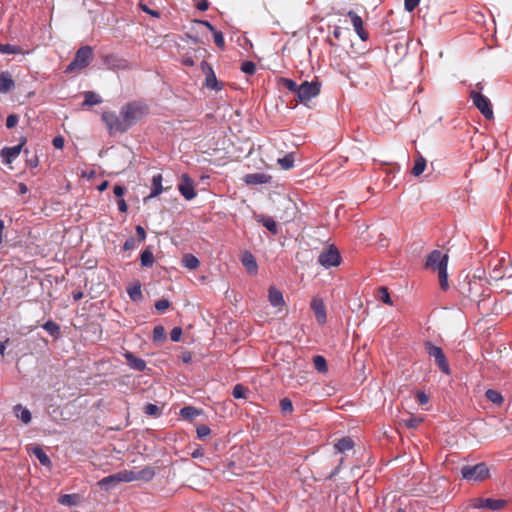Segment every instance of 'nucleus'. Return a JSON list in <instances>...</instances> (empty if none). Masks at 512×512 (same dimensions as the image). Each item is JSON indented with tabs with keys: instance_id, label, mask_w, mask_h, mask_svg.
<instances>
[{
	"instance_id": "20e7f679",
	"label": "nucleus",
	"mask_w": 512,
	"mask_h": 512,
	"mask_svg": "<svg viewBox=\"0 0 512 512\" xmlns=\"http://www.w3.org/2000/svg\"><path fill=\"white\" fill-rule=\"evenodd\" d=\"M321 91V84L318 80L308 82L304 81L299 85L296 93V99L300 103L307 105L308 102L317 97Z\"/></svg>"
},
{
	"instance_id": "3c124183",
	"label": "nucleus",
	"mask_w": 512,
	"mask_h": 512,
	"mask_svg": "<svg viewBox=\"0 0 512 512\" xmlns=\"http://www.w3.org/2000/svg\"><path fill=\"white\" fill-rule=\"evenodd\" d=\"M170 306V302L166 299L158 300L155 303V308L158 312L163 313L165 312Z\"/></svg>"
},
{
	"instance_id": "cd10ccee",
	"label": "nucleus",
	"mask_w": 512,
	"mask_h": 512,
	"mask_svg": "<svg viewBox=\"0 0 512 512\" xmlns=\"http://www.w3.org/2000/svg\"><path fill=\"white\" fill-rule=\"evenodd\" d=\"M353 447H354V442L350 437H343L335 443V449L339 453L349 451V450L353 449Z\"/></svg>"
},
{
	"instance_id": "0eeeda50",
	"label": "nucleus",
	"mask_w": 512,
	"mask_h": 512,
	"mask_svg": "<svg viewBox=\"0 0 512 512\" xmlns=\"http://www.w3.org/2000/svg\"><path fill=\"white\" fill-rule=\"evenodd\" d=\"M102 120L107 125L109 131L113 132H125L128 130L124 118L118 116L115 112H104L102 114Z\"/></svg>"
},
{
	"instance_id": "de8ad7c7",
	"label": "nucleus",
	"mask_w": 512,
	"mask_h": 512,
	"mask_svg": "<svg viewBox=\"0 0 512 512\" xmlns=\"http://www.w3.org/2000/svg\"><path fill=\"white\" fill-rule=\"evenodd\" d=\"M378 296L382 302L388 305H392V300L389 294V291L386 287H380L378 289Z\"/></svg>"
},
{
	"instance_id": "864d4df0",
	"label": "nucleus",
	"mask_w": 512,
	"mask_h": 512,
	"mask_svg": "<svg viewBox=\"0 0 512 512\" xmlns=\"http://www.w3.org/2000/svg\"><path fill=\"white\" fill-rule=\"evenodd\" d=\"M420 0H404V8L408 12H412L419 4Z\"/></svg>"
},
{
	"instance_id": "1a4fd4ad",
	"label": "nucleus",
	"mask_w": 512,
	"mask_h": 512,
	"mask_svg": "<svg viewBox=\"0 0 512 512\" xmlns=\"http://www.w3.org/2000/svg\"><path fill=\"white\" fill-rule=\"evenodd\" d=\"M506 500L504 499H493V498H479L475 503L474 507L478 509H490L498 511L504 508Z\"/></svg>"
},
{
	"instance_id": "aec40b11",
	"label": "nucleus",
	"mask_w": 512,
	"mask_h": 512,
	"mask_svg": "<svg viewBox=\"0 0 512 512\" xmlns=\"http://www.w3.org/2000/svg\"><path fill=\"white\" fill-rule=\"evenodd\" d=\"M32 454L37 458L39 463L43 466L50 467L52 465V462L49 458V456L46 454V452L43 450L42 447L39 445H36L31 448Z\"/></svg>"
},
{
	"instance_id": "dca6fc26",
	"label": "nucleus",
	"mask_w": 512,
	"mask_h": 512,
	"mask_svg": "<svg viewBox=\"0 0 512 512\" xmlns=\"http://www.w3.org/2000/svg\"><path fill=\"white\" fill-rule=\"evenodd\" d=\"M23 143L13 147H5L1 150V156L7 164L12 163L20 154Z\"/></svg>"
},
{
	"instance_id": "f8f14e48",
	"label": "nucleus",
	"mask_w": 512,
	"mask_h": 512,
	"mask_svg": "<svg viewBox=\"0 0 512 512\" xmlns=\"http://www.w3.org/2000/svg\"><path fill=\"white\" fill-rule=\"evenodd\" d=\"M179 192L186 200H192L196 196L194 183L187 174H183L178 185Z\"/></svg>"
},
{
	"instance_id": "8fccbe9b",
	"label": "nucleus",
	"mask_w": 512,
	"mask_h": 512,
	"mask_svg": "<svg viewBox=\"0 0 512 512\" xmlns=\"http://www.w3.org/2000/svg\"><path fill=\"white\" fill-rule=\"evenodd\" d=\"M196 433L199 439H203L211 433V429L207 425L202 424L197 427Z\"/></svg>"
},
{
	"instance_id": "7c9ffc66",
	"label": "nucleus",
	"mask_w": 512,
	"mask_h": 512,
	"mask_svg": "<svg viewBox=\"0 0 512 512\" xmlns=\"http://www.w3.org/2000/svg\"><path fill=\"white\" fill-rule=\"evenodd\" d=\"M485 396L490 402L499 406L504 402V398L501 393L494 389H488L485 392Z\"/></svg>"
},
{
	"instance_id": "a211bd4d",
	"label": "nucleus",
	"mask_w": 512,
	"mask_h": 512,
	"mask_svg": "<svg viewBox=\"0 0 512 512\" xmlns=\"http://www.w3.org/2000/svg\"><path fill=\"white\" fill-rule=\"evenodd\" d=\"M119 483H121V482H120L118 473H115V474L108 475V476L102 478L98 482V485L101 489H103L105 491H109V490L115 488Z\"/></svg>"
},
{
	"instance_id": "ddd939ff",
	"label": "nucleus",
	"mask_w": 512,
	"mask_h": 512,
	"mask_svg": "<svg viewBox=\"0 0 512 512\" xmlns=\"http://www.w3.org/2000/svg\"><path fill=\"white\" fill-rule=\"evenodd\" d=\"M201 69L206 75V86L216 91L221 90L222 85L217 81V78L212 67L206 61H202Z\"/></svg>"
},
{
	"instance_id": "37998d69",
	"label": "nucleus",
	"mask_w": 512,
	"mask_h": 512,
	"mask_svg": "<svg viewBox=\"0 0 512 512\" xmlns=\"http://www.w3.org/2000/svg\"><path fill=\"white\" fill-rule=\"evenodd\" d=\"M166 338V331L165 328L161 325L155 326L153 329V339L156 342H160L165 340Z\"/></svg>"
},
{
	"instance_id": "7ed1b4c3",
	"label": "nucleus",
	"mask_w": 512,
	"mask_h": 512,
	"mask_svg": "<svg viewBox=\"0 0 512 512\" xmlns=\"http://www.w3.org/2000/svg\"><path fill=\"white\" fill-rule=\"evenodd\" d=\"M461 475L467 481L481 482L490 477V470L486 463L480 462L476 465L462 466Z\"/></svg>"
},
{
	"instance_id": "9d476101",
	"label": "nucleus",
	"mask_w": 512,
	"mask_h": 512,
	"mask_svg": "<svg viewBox=\"0 0 512 512\" xmlns=\"http://www.w3.org/2000/svg\"><path fill=\"white\" fill-rule=\"evenodd\" d=\"M104 63L108 68L113 70H127L131 68L130 63L126 59L116 54L106 55L104 57Z\"/></svg>"
},
{
	"instance_id": "4d7b16f0",
	"label": "nucleus",
	"mask_w": 512,
	"mask_h": 512,
	"mask_svg": "<svg viewBox=\"0 0 512 512\" xmlns=\"http://www.w3.org/2000/svg\"><path fill=\"white\" fill-rule=\"evenodd\" d=\"M416 398L420 405H425L429 402L428 395L423 391H418L416 394Z\"/></svg>"
},
{
	"instance_id": "13d9d810",
	"label": "nucleus",
	"mask_w": 512,
	"mask_h": 512,
	"mask_svg": "<svg viewBox=\"0 0 512 512\" xmlns=\"http://www.w3.org/2000/svg\"><path fill=\"white\" fill-rule=\"evenodd\" d=\"M136 243L137 241L133 237L128 238L123 244V250L128 251L134 249L136 247Z\"/></svg>"
},
{
	"instance_id": "c85d7f7f",
	"label": "nucleus",
	"mask_w": 512,
	"mask_h": 512,
	"mask_svg": "<svg viewBox=\"0 0 512 512\" xmlns=\"http://www.w3.org/2000/svg\"><path fill=\"white\" fill-rule=\"evenodd\" d=\"M163 191L162 187V175L157 174L152 178V190L149 195L150 198L158 196Z\"/></svg>"
},
{
	"instance_id": "5fc2aeb1",
	"label": "nucleus",
	"mask_w": 512,
	"mask_h": 512,
	"mask_svg": "<svg viewBox=\"0 0 512 512\" xmlns=\"http://www.w3.org/2000/svg\"><path fill=\"white\" fill-rule=\"evenodd\" d=\"M18 116L16 114H11L6 119V127L11 129L14 128L18 123Z\"/></svg>"
},
{
	"instance_id": "09e8293b",
	"label": "nucleus",
	"mask_w": 512,
	"mask_h": 512,
	"mask_svg": "<svg viewBox=\"0 0 512 512\" xmlns=\"http://www.w3.org/2000/svg\"><path fill=\"white\" fill-rule=\"evenodd\" d=\"M212 33H213L215 45L217 47H219L220 49H224L225 48V40H224L223 33L221 31H217V30H215Z\"/></svg>"
},
{
	"instance_id": "423d86ee",
	"label": "nucleus",
	"mask_w": 512,
	"mask_h": 512,
	"mask_svg": "<svg viewBox=\"0 0 512 512\" xmlns=\"http://www.w3.org/2000/svg\"><path fill=\"white\" fill-rule=\"evenodd\" d=\"M470 98L472 99L474 106L482 113L486 119H493L494 113L492 104L486 96L481 94V92L472 90L470 92Z\"/></svg>"
},
{
	"instance_id": "393cba45",
	"label": "nucleus",
	"mask_w": 512,
	"mask_h": 512,
	"mask_svg": "<svg viewBox=\"0 0 512 512\" xmlns=\"http://www.w3.org/2000/svg\"><path fill=\"white\" fill-rule=\"evenodd\" d=\"M435 359L436 365L446 375L451 374L450 366L446 354H432Z\"/></svg>"
},
{
	"instance_id": "0e129e2a",
	"label": "nucleus",
	"mask_w": 512,
	"mask_h": 512,
	"mask_svg": "<svg viewBox=\"0 0 512 512\" xmlns=\"http://www.w3.org/2000/svg\"><path fill=\"white\" fill-rule=\"evenodd\" d=\"M196 7L200 11H206L209 8V2L207 0H199L196 4Z\"/></svg>"
},
{
	"instance_id": "c03bdc74",
	"label": "nucleus",
	"mask_w": 512,
	"mask_h": 512,
	"mask_svg": "<svg viewBox=\"0 0 512 512\" xmlns=\"http://www.w3.org/2000/svg\"><path fill=\"white\" fill-rule=\"evenodd\" d=\"M278 163H279V165L283 169L287 170V169L292 168L293 167V163H294L293 155L292 154H287L283 158H279L278 159Z\"/></svg>"
},
{
	"instance_id": "603ef678",
	"label": "nucleus",
	"mask_w": 512,
	"mask_h": 512,
	"mask_svg": "<svg viewBox=\"0 0 512 512\" xmlns=\"http://www.w3.org/2000/svg\"><path fill=\"white\" fill-rule=\"evenodd\" d=\"M182 329L180 327H174L172 331L170 332V338L173 342H178L181 339L182 336Z\"/></svg>"
},
{
	"instance_id": "6e6552de",
	"label": "nucleus",
	"mask_w": 512,
	"mask_h": 512,
	"mask_svg": "<svg viewBox=\"0 0 512 512\" xmlns=\"http://www.w3.org/2000/svg\"><path fill=\"white\" fill-rule=\"evenodd\" d=\"M340 261V253L334 245H331L327 250L320 253L318 258V262L325 268L338 266Z\"/></svg>"
},
{
	"instance_id": "052dcab7",
	"label": "nucleus",
	"mask_w": 512,
	"mask_h": 512,
	"mask_svg": "<svg viewBox=\"0 0 512 512\" xmlns=\"http://www.w3.org/2000/svg\"><path fill=\"white\" fill-rule=\"evenodd\" d=\"M125 192H126L125 187H123L121 185H115L113 188V193L118 199L122 198L124 196Z\"/></svg>"
},
{
	"instance_id": "f3484780",
	"label": "nucleus",
	"mask_w": 512,
	"mask_h": 512,
	"mask_svg": "<svg viewBox=\"0 0 512 512\" xmlns=\"http://www.w3.org/2000/svg\"><path fill=\"white\" fill-rule=\"evenodd\" d=\"M271 176L265 173H251L244 176V182L248 185H259L270 182Z\"/></svg>"
},
{
	"instance_id": "e2e57ef3",
	"label": "nucleus",
	"mask_w": 512,
	"mask_h": 512,
	"mask_svg": "<svg viewBox=\"0 0 512 512\" xmlns=\"http://www.w3.org/2000/svg\"><path fill=\"white\" fill-rule=\"evenodd\" d=\"M53 146L57 149H62L64 146V138L62 136H57L52 141Z\"/></svg>"
},
{
	"instance_id": "4468645a",
	"label": "nucleus",
	"mask_w": 512,
	"mask_h": 512,
	"mask_svg": "<svg viewBox=\"0 0 512 512\" xmlns=\"http://www.w3.org/2000/svg\"><path fill=\"white\" fill-rule=\"evenodd\" d=\"M311 309L313 310L316 320L320 325L326 323V308L321 298L315 297L311 301Z\"/></svg>"
},
{
	"instance_id": "f257e3e1",
	"label": "nucleus",
	"mask_w": 512,
	"mask_h": 512,
	"mask_svg": "<svg viewBox=\"0 0 512 512\" xmlns=\"http://www.w3.org/2000/svg\"><path fill=\"white\" fill-rule=\"evenodd\" d=\"M448 255L439 250H433L427 257L426 268L438 272L439 283L442 290L449 288L447 274Z\"/></svg>"
},
{
	"instance_id": "c9c22d12",
	"label": "nucleus",
	"mask_w": 512,
	"mask_h": 512,
	"mask_svg": "<svg viewBox=\"0 0 512 512\" xmlns=\"http://www.w3.org/2000/svg\"><path fill=\"white\" fill-rule=\"evenodd\" d=\"M140 261L143 267H151L154 263L153 253L148 249L144 250L140 255Z\"/></svg>"
},
{
	"instance_id": "4be33fe9",
	"label": "nucleus",
	"mask_w": 512,
	"mask_h": 512,
	"mask_svg": "<svg viewBox=\"0 0 512 512\" xmlns=\"http://www.w3.org/2000/svg\"><path fill=\"white\" fill-rule=\"evenodd\" d=\"M127 360V365L136 371H143L146 368V362L136 357L134 354H124Z\"/></svg>"
},
{
	"instance_id": "a18cd8bd",
	"label": "nucleus",
	"mask_w": 512,
	"mask_h": 512,
	"mask_svg": "<svg viewBox=\"0 0 512 512\" xmlns=\"http://www.w3.org/2000/svg\"><path fill=\"white\" fill-rule=\"evenodd\" d=\"M144 413L149 416L158 417L161 415V409L156 404L148 403L144 408Z\"/></svg>"
},
{
	"instance_id": "f704fd0d",
	"label": "nucleus",
	"mask_w": 512,
	"mask_h": 512,
	"mask_svg": "<svg viewBox=\"0 0 512 512\" xmlns=\"http://www.w3.org/2000/svg\"><path fill=\"white\" fill-rule=\"evenodd\" d=\"M313 362L318 372L326 373L328 371L327 361L322 355L317 354L313 358Z\"/></svg>"
},
{
	"instance_id": "473e14b6",
	"label": "nucleus",
	"mask_w": 512,
	"mask_h": 512,
	"mask_svg": "<svg viewBox=\"0 0 512 512\" xmlns=\"http://www.w3.org/2000/svg\"><path fill=\"white\" fill-rule=\"evenodd\" d=\"M101 102V98L96 93L92 91H87L84 93V102L82 104L83 106H93Z\"/></svg>"
},
{
	"instance_id": "2f4dec72",
	"label": "nucleus",
	"mask_w": 512,
	"mask_h": 512,
	"mask_svg": "<svg viewBox=\"0 0 512 512\" xmlns=\"http://www.w3.org/2000/svg\"><path fill=\"white\" fill-rule=\"evenodd\" d=\"M200 414V410L193 406H184L180 409V415L184 419L192 420Z\"/></svg>"
},
{
	"instance_id": "9b49d317",
	"label": "nucleus",
	"mask_w": 512,
	"mask_h": 512,
	"mask_svg": "<svg viewBox=\"0 0 512 512\" xmlns=\"http://www.w3.org/2000/svg\"><path fill=\"white\" fill-rule=\"evenodd\" d=\"M350 18L356 34L362 41H367L369 38L368 32L364 29L362 18L354 11L350 10L347 13Z\"/></svg>"
},
{
	"instance_id": "680f3d73",
	"label": "nucleus",
	"mask_w": 512,
	"mask_h": 512,
	"mask_svg": "<svg viewBox=\"0 0 512 512\" xmlns=\"http://www.w3.org/2000/svg\"><path fill=\"white\" fill-rule=\"evenodd\" d=\"M136 233H137V236H138V242H142L145 240L146 238V232H145V229L138 225L136 226Z\"/></svg>"
},
{
	"instance_id": "5701e85b",
	"label": "nucleus",
	"mask_w": 512,
	"mask_h": 512,
	"mask_svg": "<svg viewBox=\"0 0 512 512\" xmlns=\"http://www.w3.org/2000/svg\"><path fill=\"white\" fill-rule=\"evenodd\" d=\"M14 85V81L8 72H2L0 74V92H8Z\"/></svg>"
},
{
	"instance_id": "a878e982",
	"label": "nucleus",
	"mask_w": 512,
	"mask_h": 512,
	"mask_svg": "<svg viewBox=\"0 0 512 512\" xmlns=\"http://www.w3.org/2000/svg\"><path fill=\"white\" fill-rule=\"evenodd\" d=\"M127 293L130 299L134 302H138L143 298L141 291V284L136 281L127 288Z\"/></svg>"
},
{
	"instance_id": "69168bd1",
	"label": "nucleus",
	"mask_w": 512,
	"mask_h": 512,
	"mask_svg": "<svg viewBox=\"0 0 512 512\" xmlns=\"http://www.w3.org/2000/svg\"><path fill=\"white\" fill-rule=\"evenodd\" d=\"M118 209L120 212H126L128 209V206L126 204V201L123 198L118 199L117 201Z\"/></svg>"
},
{
	"instance_id": "a19ab883",
	"label": "nucleus",
	"mask_w": 512,
	"mask_h": 512,
	"mask_svg": "<svg viewBox=\"0 0 512 512\" xmlns=\"http://www.w3.org/2000/svg\"><path fill=\"white\" fill-rule=\"evenodd\" d=\"M248 389L242 384H236L233 387L232 395L235 399H245L247 396Z\"/></svg>"
},
{
	"instance_id": "4c0bfd02",
	"label": "nucleus",
	"mask_w": 512,
	"mask_h": 512,
	"mask_svg": "<svg viewBox=\"0 0 512 512\" xmlns=\"http://www.w3.org/2000/svg\"><path fill=\"white\" fill-rule=\"evenodd\" d=\"M43 328L53 337H58L60 335V326L52 320L47 321L43 325Z\"/></svg>"
},
{
	"instance_id": "2eb2a0df",
	"label": "nucleus",
	"mask_w": 512,
	"mask_h": 512,
	"mask_svg": "<svg viewBox=\"0 0 512 512\" xmlns=\"http://www.w3.org/2000/svg\"><path fill=\"white\" fill-rule=\"evenodd\" d=\"M241 263L246 268L249 274L255 275L258 271V264L254 255L248 251L243 253Z\"/></svg>"
},
{
	"instance_id": "58836bf2",
	"label": "nucleus",
	"mask_w": 512,
	"mask_h": 512,
	"mask_svg": "<svg viewBox=\"0 0 512 512\" xmlns=\"http://www.w3.org/2000/svg\"><path fill=\"white\" fill-rule=\"evenodd\" d=\"M137 480L149 481L155 476V471L151 467H145L142 470L136 472Z\"/></svg>"
},
{
	"instance_id": "bb28decb",
	"label": "nucleus",
	"mask_w": 512,
	"mask_h": 512,
	"mask_svg": "<svg viewBox=\"0 0 512 512\" xmlns=\"http://www.w3.org/2000/svg\"><path fill=\"white\" fill-rule=\"evenodd\" d=\"M425 168L426 159L422 155L418 154L417 157L415 158V163L411 170V174L415 177H418L424 172Z\"/></svg>"
},
{
	"instance_id": "6e6d98bb",
	"label": "nucleus",
	"mask_w": 512,
	"mask_h": 512,
	"mask_svg": "<svg viewBox=\"0 0 512 512\" xmlns=\"http://www.w3.org/2000/svg\"><path fill=\"white\" fill-rule=\"evenodd\" d=\"M73 498H74V495H71V494H64V495H62V496L59 498V502H60L62 505H73V504H74Z\"/></svg>"
},
{
	"instance_id": "338daca9",
	"label": "nucleus",
	"mask_w": 512,
	"mask_h": 512,
	"mask_svg": "<svg viewBox=\"0 0 512 512\" xmlns=\"http://www.w3.org/2000/svg\"><path fill=\"white\" fill-rule=\"evenodd\" d=\"M342 464V460L340 461V464L331 471V473L327 476V479L329 480H332L335 476L338 475V473L340 472V466Z\"/></svg>"
},
{
	"instance_id": "c756f323",
	"label": "nucleus",
	"mask_w": 512,
	"mask_h": 512,
	"mask_svg": "<svg viewBox=\"0 0 512 512\" xmlns=\"http://www.w3.org/2000/svg\"><path fill=\"white\" fill-rule=\"evenodd\" d=\"M182 264L184 267H186L190 270H195L199 267L200 262H199L198 258L195 257L194 255L186 254L182 259Z\"/></svg>"
},
{
	"instance_id": "b1692460",
	"label": "nucleus",
	"mask_w": 512,
	"mask_h": 512,
	"mask_svg": "<svg viewBox=\"0 0 512 512\" xmlns=\"http://www.w3.org/2000/svg\"><path fill=\"white\" fill-rule=\"evenodd\" d=\"M257 221L260 222L272 234L275 235L278 233L277 224L272 217L259 215V216H257Z\"/></svg>"
},
{
	"instance_id": "39448f33",
	"label": "nucleus",
	"mask_w": 512,
	"mask_h": 512,
	"mask_svg": "<svg viewBox=\"0 0 512 512\" xmlns=\"http://www.w3.org/2000/svg\"><path fill=\"white\" fill-rule=\"evenodd\" d=\"M93 55L92 48L90 46L81 47L75 54L74 59L66 67V73H72L75 70H81L87 67L91 61Z\"/></svg>"
},
{
	"instance_id": "72a5a7b5",
	"label": "nucleus",
	"mask_w": 512,
	"mask_h": 512,
	"mask_svg": "<svg viewBox=\"0 0 512 512\" xmlns=\"http://www.w3.org/2000/svg\"><path fill=\"white\" fill-rule=\"evenodd\" d=\"M278 83L281 87L288 89L290 92L296 95L299 85L294 80L281 77L278 79Z\"/></svg>"
},
{
	"instance_id": "6ab92c4d",
	"label": "nucleus",
	"mask_w": 512,
	"mask_h": 512,
	"mask_svg": "<svg viewBox=\"0 0 512 512\" xmlns=\"http://www.w3.org/2000/svg\"><path fill=\"white\" fill-rule=\"evenodd\" d=\"M268 299L270 304L274 307H282L285 305L282 292L274 286L269 288Z\"/></svg>"
},
{
	"instance_id": "412c9836",
	"label": "nucleus",
	"mask_w": 512,
	"mask_h": 512,
	"mask_svg": "<svg viewBox=\"0 0 512 512\" xmlns=\"http://www.w3.org/2000/svg\"><path fill=\"white\" fill-rule=\"evenodd\" d=\"M13 412L15 416L20 419L24 424H28L31 422L32 415L28 408L22 406L21 404H17L13 407Z\"/></svg>"
},
{
	"instance_id": "e433bc0d",
	"label": "nucleus",
	"mask_w": 512,
	"mask_h": 512,
	"mask_svg": "<svg viewBox=\"0 0 512 512\" xmlns=\"http://www.w3.org/2000/svg\"><path fill=\"white\" fill-rule=\"evenodd\" d=\"M117 473H118L120 482L129 483V482H133V481L137 480V475H136L135 471L122 470Z\"/></svg>"
},
{
	"instance_id": "49530a36",
	"label": "nucleus",
	"mask_w": 512,
	"mask_h": 512,
	"mask_svg": "<svg viewBox=\"0 0 512 512\" xmlns=\"http://www.w3.org/2000/svg\"><path fill=\"white\" fill-rule=\"evenodd\" d=\"M240 69L247 75H253L256 71V65L253 61H244Z\"/></svg>"
},
{
	"instance_id": "f03ea898",
	"label": "nucleus",
	"mask_w": 512,
	"mask_h": 512,
	"mask_svg": "<svg viewBox=\"0 0 512 512\" xmlns=\"http://www.w3.org/2000/svg\"><path fill=\"white\" fill-rule=\"evenodd\" d=\"M120 115L129 129L148 115V107L141 102H130L121 108Z\"/></svg>"
},
{
	"instance_id": "774afa93",
	"label": "nucleus",
	"mask_w": 512,
	"mask_h": 512,
	"mask_svg": "<svg viewBox=\"0 0 512 512\" xmlns=\"http://www.w3.org/2000/svg\"><path fill=\"white\" fill-rule=\"evenodd\" d=\"M182 63H183L185 66H189V67L194 66V64H195V63H194V60L192 59V57H189V56L184 57V58L182 59Z\"/></svg>"
},
{
	"instance_id": "ea45409f",
	"label": "nucleus",
	"mask_w": 512,
	"mask_h": 512,
	"mask_svg": "<svg viewBox=\"0 0 512 512\" xmlns=\"http://www.w3.org/2000/svg\"><path fill=\"white\" fill-rule=\"evenodd\" d=\"M0 53H2V54H22L23 51H22L21 47H19V46L0 43Z\"/></svg>"
},
{
	"instance_id": "bf43d9fd",
	"label": "nucleus",
	"mask_w": 512,
	"mask_h": 512,
	"mask_svg": "<svg viewBox=\"0 0 512 512\" xmlns=\"http://www.w3.org/2000/svg\"><path fill=\"white\" fill-rule=\"evenodd\" d=\"M139 6L142 9V11L146 12L147 14H150L151 16L156 17V18L160 17V12L148 8L147 5L140 3Z\"/></svg>"
},
{
	"instance_id": "79ce46f5",
	"label": "nucleus",
	"mask_w": 512,
	"mask_h": 512,
	"mask_svg": "<svg viewBox=\"0 0 512 512\" xmlns=\"http://www.w3.org/2000/svg\"><path fill=\"white\" fill-rule=\"evenodd\" d=\"M280 409H281V412L285 415L287 414H292L293 412V404H292V401L285 397V398H282L280 400Z\"/></svg>"
}]
</instances>
